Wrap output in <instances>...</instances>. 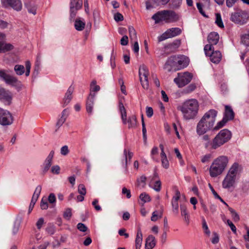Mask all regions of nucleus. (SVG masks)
Returning <instances> with one entry per match:
<instances>
[{
  "label": "nucleus",
  "mask_w": 249,
  "mask_h": 249,
  "mask_svg": "<svg viewBox=\"0 0 249 249\" xmlns=\"http://www.w3.org/2000/svg\"><path fill=\"white\" fill-rule=\"evenodd\" d=\"M178 56H172L168 58L165 65L164 69L170 71L174 69L177 71Z\"/></svg>",
  "instance_id": "nucleus-17"
},
{
  "label": "nucleus",
  "mask_w": 249,
  "mask_h": 249,
  "mask_svg": "<svg viewBox=\"0 0 249 249\" xmlns=\"http://www.w3.org/2000/svg\"><path fill=\"white\" fill-rule=\"evenodd\" d=\"M152 18L155 21V23H158L160 21H164L166 22V15L164 10L159 11L155 14Z\"/></svg>",
  "instance_id": "nucleus-24"
},
{
  "label": "nucleus",
  "mask_w": 249,
  "mask_h": 249,
  "mask_svg": "<svg viewBox=\"0 0 249 249\" xmlns=\"http://www.w3.org/2000/svg\"><path fill=\"white\" fill-rule=\"evenodd\" d=\"M128 124V128H135L137 125V121L135 115H132L130 116L127 121Z\"/></svg>",
  "instance_id": "nucleus-34"
},
{
  "label": "nucleus",
  "mask_w": 249,
  "mask_h": 249,
  "mask_svg": "<svg viewBox=\"0 0 249 249\" xmlns=\"http://www.w3.org/2000/svg\"><path fill=\"white\" fill-rule=\"evenodd\" d=\"M20 227V222L19 221H16L12 228V233L14 235L17 234L18 232Z\"/></svg>",
  "instance_id": "nucleus-42"
},
{
  "label": "nucleus",
  "mask_w": 249,
  "mask_h": 249,
  "mask_svg": "<svg viewBox=\"0 0 249 249\" xmlns=\"http://www.w3.org/2000/svg\"><path fill=\"white\" fill-rule=\"evenodd\" d=\"M228 209L230 212L232 218L234 222H237L240 220L239 214L232 208L229 207Z\"/></svg>",
  "instance_id": "nucleus-37"
},
{
  "label": "nucleus",
  "mask_w": 249,
  "mask_h": 249,
  "mask_svg": "<svg viewBox=\"0 0 249 249\" xmlns=\"http://www.w3.org/2000/svg\"><path fill=\"white\" fill-rule=\"evenodd\" d=\"M249 15L244 11H240L231 14V20L236 24L243 25L246 23L248 19Z\"/></svg>",
  "instance_id": "nucleus-11"
},
{
  "label": "nucleus",
  "mask_w": 249,
  "mask_h": 249,
  "mask_svg": "<svg viewBox=\"0 0 249 249\" xmlns=\"http://www.w3.org/2000/svg\"><path fill=\"white\" fill-rule=\"evenodd\" d=\"M238 168V164L236 163H234L230 168L222 182V186L224 188L228 189L234 186L236 179Z\"/></svg>",
  "instance_id": "nucleus-5"
},
{
  "label": "nucleus",
  "mask_w": 249,
  "mask_h": 249,
  "mask_svg": "<svg viewBox=\"0 0 249 249\" xmlns=\"http://www.w3.org/2000/svg\"><path fill=\"white\" fill-rule=\"evenodd\" d=\"M72 216V210L71 208L66 209L65 212L63 213V217L67 219L70 220Z\"/></svg>",
  "instance_id": "nucleus-38"
},
{
  "label": "nucleus",
  "mask_w": 249,
  "mask_h": 249,
  "mask_svg": "<svg viewBox=\"0 0 249 249\" xmlns=\"http://www.w3.org/2000/svg\"><path fill=\"white\" fill-rule=\"evenodd\" d=\"M139 73L140 79H142V77H143L144 78H147L149 75V71L147 68L144 65L140 66Z\"/></svg>",
  "instance_id": "nucleus-30"
},
{
  "label": "nucleus",
  "mask_w": 249,
  "mask_h": 249,
  "mask_svg": "<svg viewBox=\"0 0 249 249\" xmlns=\"http://www.w3.org/2000/svg\"><path fill=\"white\" fill-rule=\"evenodd\" d=\"M152 188L157 192L160 191L161 189V182L160 180H156Z\"/></svg>",
  "instance_id": "nucleus-49"
},
{
  "label": "nucleus",
  "mask_w": 249,
  "mask_h": 249,
  "mask_svg": "<svg viewBox=\"0 0 249 249\" xmlns=\"http://www.w3.org/2000/svg\"><path fill=\"white\" fill-rule=\"evenodd\" d=\"M181 30L179 28H172L168 29L158 37L159 42L162 41L167 38H171L180 35Z\"/></svg>",
  "instance_id": "nucleus-12"
},
{
  "label": "nucleus",
  "mask_w": 249,
  "mask_h": 249,
  "mask_svg": "<svg viewBox=\"0 0 249 249\" xmlns=\"http://www.w3.org/2000/svg\"><path fill=\"white\" fill-rule=\"evenodd\" d=\"M177 71L181 69L186 67L189 63V59L188 57L184 56H178L177 57Z\"/></svg>",
  "instance_id": "nucleus-19"
},
{
  "label": "nucleus",
  "mask_w": 249,
  "mask_h": 249,
  "mask_svg": "<svg viewBox=\"0 0 249 249\" xmlns=\"http://www.w3.org/2000/svg\"><path fill=\"white\" fill-rule=\"evenodd\" d=\"M95 96V93H90L87 98L86 103V110L88 113L91 114L92 113Z\"/></svg>",
  "instance_id": "nucleus-21"
},
{
  "label": "nucleus",
  "mask_w": 249,
  "mask_h": 249,
  "mask_svg": "<svg viewBox=\"0 0 249 249\" xmlns=\"http://www.w3.org/2000/svg\"><path fill=\"white\" fill-rule=\"evenodd\" d=\"M128 32L129 34V36L131 39H134L137 37L136 32L132 26H129L128 27Z\"/></svg>",
  "instance_id": "nucleus-41"
},
{
  "label": "nucleus",
  "mask_w": 249,
  "mask_h": 249,
  "mask_svg": "<svg viewBox=\"0 0 249 249\" xmlns=\"http://www.w3.org/2000/svg\"><path fill=\"white\" fill-rule=\"evenodd\" d=\"M14 71L18 75H22L25 72V68L22 65H16L14 67Z\"/></svg>",
  "instance_id": "nucleus-35"
},
{
  "label": "nucleus",
  "mask_w": 249,
  "mask_h": 249,
  "mask_svg": "<svg viewBox=\"0 0 249 249\" xmlns=\"http://www.w3.org/2000/svg\"><path fill=\"white\" fill-rule=\"evenodd\" d=\"M142 241V234L140 229L137 231V234L135 240L136 249H140Z\"/></svg>",
  "instance_id": "nucleus-29"
},
{
  "label": "nucleus",
  "mask_w": 249,
  "mask_h": 249,
  "mask_svg": "<svg viewBox=\"0 0 249 249\" xmlns=\"http://www.w3.org/2000/svg\"><path fill=\"white\" fill-rule=\"evenodd\" d=\"M202 228L204 231V232L207 235H209L210 234V231L209 230L206 220L204 218L202 219Z\"/></svg>",
  "instance_id": "nucleus-46"
},
{
  "label": "nucleus",
  "mask_w": 249,
  "mask_h": 249,
  "mask_svg": "<svg viewBox=\"0 0 249 249\" xmlns=\"http://www.w3.org/2000/svg\"><path fill=\"white\" fill-rule=\"evenodd\" d=\"M74 91V87L72 86L69 87L65 94L63 98V106L67 105L71 101L72 96V94Z\"/></svg>",
  "instance_id": "nucleus-25"
},
{
  "label": "nucleus",
  "mask_w": 249,
  "mask_h": 249,
  "mask_svg": "<svg viewBox=\"0 0 249 249\" xmlns=\"http://www.w3.org/2000/svg\"><path fill=\"white\" fill-rule=\"evenodd\" d=\"M226 118H223L222 120L218 122L214 127V129L217 130L222 127L227 122Z\"/></svg>",
  "instance_id": "nucleus-44"
},
{
  "label": "nucleus",
  "mask_w": 249,
  "mask_h": 249,
  "mask_svg": "<svg viewBox=\"0 0 249 249\" xmlns=\"http://www.w3.org/2000/svg\"><path fill=\"white\" fill-rule=\"evenodd\" d=\"M14 117L8 110L0 107V124L2 126L10 125L13 123Z\"/></svg>",
  "instance_id": "nucleus-9"
},
{
  "label": "nucleus",
  "mask_w": 249,
  "mask_h": 249,
  "mask_svg": "<svg viewBox=\"0 0 249 249\" xmlns=\"http://www.w3.org/2000/svg\"><path fill=\"white\" fill-rule=\"evenodd\" d=\"M5 35L0 33V53H5L13 49V46L9 43H5L2 41L4 39Z\"/></svg>",
  "instance_id": "nucleus-20"
},
{
  "label": "nucleus",
  "mask_w": 249,
  "mask_h": 249,
  "mask_svg": "<svg viewBox=\"0 0 249 249\" xmlns=\"http://www.w3.org/2000/svg\"><path fill=\"white\" fill-rule=\"evenodd\" d=\"M199 108L198 103L196 99H190L185 101L178 109L181 111L184 119H194L196 116Z\"/></svg>",
  "instance_id": "nucleus-2"
},
{
  "label": "nucleus",
  "mask_w": 249,
  "mask_h": 249,
  "mask_svg": "<svg viewBox=\"0 0 249 249\" xmlns=\"http://www.w3.org/2000/svg\"><path fill=\"white\" fill-rule=\"evenodd\" d=\"M140 81L141 82L142 86L144 89H148L149 88V83L147 78H144L143 80L142 79H140Z\"/></svg>",
  "instance_id": "nucleus-47"
},
{
  "label": "nucleus",
  "mask_w": 249,
  "mask_h": 249,
  "mask_svg": "<svg viewBox=\"0 0 249 249\" xmlns=\"http://www.w3.org/2000/svg\"><path fill=\"white\" fill-rule=\"evenodd\" d=\"M181 214L184 217V220L188 225L189 224V216L187 212V207L185 205H180Z\"/></svg>",
  "instance_id": "nucleus-28"
},
{
  "label": "nucleus",
  "mask_w": 249,
  "mask_h": 249,
  "mask_svg": "<svg viewBox=\"0 0 249 249\" xmlns=\"http://www.w3.org/2000/svg\"><path fill=\"white\" fill-rule=\"evenodd\" d=\"M239 0H226V6L229 8L232 7Z\"/></svg>",
  "instance_id": "nucleus-54"
},
{
  "label": "nucleus",
  "mask_w": 249,
  "mask_h": 249,
  "mask_svg": "<svg viewBox=\"0 0 249 249\" xmlns=\"http://www.w3.org/2000/svg\"><path fill=\"white\" fill-rule=\"evenodd\" d=\"M146 179V178L145 176H141L140 178L137 179V185L139 186L142 183H145Z\"/></svg>",
  "instance_id": "nucleus-62"
},
{
  "label": "nucleus",
  "mask_w": 249,
  "mask_h": 249,
  "mask_svg": "<svg viewBox=\"0 0 249 249\" xmlns=\"http://www.w3.org/2000/svg\"><path fill=\"white\" fill-rule=\"evenodd\" d=\"M0 78L2 79L7 84L17 89H21L22 87L21 82L18 80L17 77L7 74L4 70H0Z\"/></svg>",
  "instance_id": "nucleus-7"
},
{
  "label": "nucleus",
  "mask_w": 249,
  "mask_h": 249,
  "mask_svg": "<svg viewBox=\"0 0 249 249\" xmlns=\"http://www.w3.org/2000/svg\"><path fill=\"white\" fill-rule=\"evenodd\" d=\"M74 27L76 30L82 31L85 28V23L80 18H77L75 20Z\"/></svg>",
  "instance_id": "nucleus-33"
},
{
  "label": "nucleus",
  "mask_w": 249,
  "mask_h": 249,
  "mask_svg": "<svg viewBox=\"0 0 249 249\" xmlns=\"http://www.w3.org/2000/svg\"><path fill=\"white\" fill-rule=\"evenodd\" d=\"M155 245L156 242L155 237L152 235H149L146 239L145 245V249H152L155 246Z\"/></svg>",
  "instance_id": "nucleus-26"
},
{
  "label": "nucleus",
  "mask_w": 249,
  "mask_h": 249,
  "mask_svg": "<svg viewBox=\"0 0 249 249\" xmlns=\"http://www.w3.org/2000/svg\"><path fill=\"white\" fill-rule=\"evenodd\" d=\"M231 137V132L228 129L221 130L212 141V148L216 149L228 142Z\"/></svg>",
  "instance_id": "nucleus-4"
},
{
  "label": "nucleus",
  "mask_w": 249,
  "mask_h": 249,
  "mask_svg": "<svg viewBox=\"0 0 249 249\" xmlns=\"http://www.w3.org/2000/svg\"><path fill=\"white\" fill-rule=\"evenodd\" d=\"M161 163L163 167L166 169L169 167V164L167 157L165 158L161 159Z\"/></svg>",
  "instance_id": "nucleus-58"
},
{
  "label": "nucleus",
  "mask_w": 249,
  "mask_h": 249,
  "mask_svg": "<svg viewBox=\"0 0 249 249\" xmlns=\"http://www.w3.org/2000/svg\"><path fill=\"white\" fill-rule=\"evenodd\" d=\"M128 38L127 36H124L121 39V44L123 46H125L128 44Z\"/></svg>",
  "instance_id": "nucleus-59"
},
{
  "label": "nucleus",
  "mask_w": 249,
  "mask_h": 249,
  "mask_svg": "<svg viewBox=\"0 0 249 249\" xmlns=\"http://www.w3.org/2000/svg\"><path fill=\"white\" fill-rule=\"evenodd\" d=\"M119 109L121 115V118L124 124L127 123V115L126 110L122 103H119Z\"/></svg>",
  "instance_id": "nucleus-31"
},
{
  "label": "nucleus",
  "mask_w": 249,
  "mask_h": 249,
  "mask_svg": "<svg viewBox=\"0 0 249 249\" xmlns=\"http://www.w3.org/2000/svg\"><path fill=\"white\" fill-rule=\"evenodd\" d=\"M77 229L81 231L85 232L88 230V227L84 224L79 223L77 225Z\"/></svg>",
  "instance_id": "nucleus-51"
},
{
  "label": "nucleus",
  "mask_w": 249,
  "mask_h": 249,
  "mask_svg": "<svg viewBox=\"0 0 249 249\" xmlns=\"http://www.w3.org/2000/svg\"><path fill=\"white\" fill-rule=\"evenodd\" d=\"M122 194L125 195L127 198H130L131 196L130 190L127 189L125 187H123L122 189Z\"/></svg>",
  "instance_id": "nucleus-55"
},
{
  "label": "nucleus",
  "mask_w": 249,
  "mask_h": 249,
  "mask_svg": "<svg viewBox=\"0 0 249 249\" xmlns=\"http://www.w3.org/2000/svg\"><path fill=\"white\" fill-rule=\"evenodd\" d=\"M1 2L4 7H11L17 11H20L22 8L21 0H1Z\"/></svg>",
  "instance_id": "nucleus-13"
},
{
  "label": "nucleus",
  "mask_w": 249,
  "mask_h": 249,
  "mask_svg": "<svg viewBox=\"0 0 249 249\" xmlns=\"http://www.w3.org/2000/svg\"><path fill=\"white\" fill-rule=\"evenodd\" d=\"M180 197V193L178 190H176L175 196L172 198L171 204L172 206V211L175 214L178 213V201Z\"/></svg>",
  "instance_id": "nucleus-18"
},
{
  "label": "nucleus",
  "mask_w": 249,
  "mask_h": 249,
  "mask_svg": "<svg viewBox=\"0 0 249 249\" xmlns=\"http://www.w3.org/2000/svg\"><path fill=\"white\" fill-rule=\"evenodd\" d=\"M241 42L246 46H249V30L247 33L241 36Z\"/></svg>",
  "instance_id": "nucleus-36"
},
{
  "label": "nucleus",
  "mask_w": 249,
  "mask_h": 249,
  "mask_svg": "<svg viewBox=\"0 0 249 249\" xmlns=\"http://www.w3.org/2000/svg\"><path fill=\"white\" fill-rule=\"evenodd\" d=\"M54 156V151H51L42 165V171L43 174H45L50 169Z\"/></svg>",
  "instance_id": "nucleus-16"
},
{
  "label": "nucleus",
  "mask_w": 249,
  "mask_h": 249,
  "mask_svg": "<svg viewBox=\"0 0 249 249\" xmlns=\"http://www.w3.org/2000/svg\"><path fill=\"white\" fill-rule=\"evenodd\" d=\"M216 115L217 111L214 109H211L205 113L197 124V134L202 135L212 129L215 123Z\"/></svg>",
  "instance_id": "nucleus-1"
},
{
  "label": "nucleus",
  "mask_w": 249,
  "mask_h": 249,
  "mask_svg": "<svg viewBox=\"0 0 249 249\" xmlns=\"http://www.w3.org/2000/svg\"><path fill=\"white\" fill-rule=\"evenodd\" d=\"M40 207L42 210H46L48 207V204L46 200H44V199H42L40 203Z\"/></svg>",
  "instance_id": "nucleus-60"
},
{
  "label": "nucleus",
  "mask_w": 249,
  "mask_h": 249,
  "mask_svg": "<svg viewBox=\"0 0 249 249\" xmlns=\"http://www.w3.org/2000/svg\"><path fill=\"white\" fill-rule=\"evenodd\" d=\"M78 191L80 195H85L86 194V189L85 186L82 184H80L78 186Z\"/></svg>",
  "instance_id": "nucleus-48"
},
{
  "label": "nucleus",
  "mask_w": 249,
  "mask_h": 249,
  "mask_svg": "<svg viewBox=\"0 0 249 249\" xmlns=\"http://www.w3.org/2000/svg\"><path fill=\"white\" fill-rule=\"evenodd\" d=\"M211 157L212 155L210 154H206L201 158V162L203 163L209 162Z\"/></svg>",
  "instance_id": "nucleus-57"
},
{
  "label": "nucleus",
  "mask_w": 249,
  "mask_h": 249,
  "mask_svg": "<svg viewBox=\"0 0 249 249\" xmlns=\"http://www.w3.org/2000/svg\"><path fill=\"white\" fill-rule=\"evenodd\" d=\"M170 0H153L154 3L156 6H158L160 4H166Z\"/></svg>",
  "instance_id": "nucleus-53"
},
{
  "label": "nucleus",
  "mask_w": 249,
  "mask_h": 249,
  "mask_svg": "<svg viewBox=\"0 0 249 249\" xmlns=\"http://www.w3.org/2000/svg\"><path fill=\"white\" fill-rule=\"evenodd\" d=\"M140 198L144 203L150 201V198L148 195L146 193H142L140 196Z\"/></svg>",
  "instance_id": "nucleus-43"
},
{
  "label": "nucleus",
  "mask_w": 249,
  "mask_h": 249,
  "mask_svg": "<svg viewBox=\"0 0 249 249\" xmlns=\"http://www.w3.org/2000/svg\"><path fill=\"white\" fill-rule=\"evenodd\" d=\"M44 223L43 218H40L36 222V225L38 229H40Z\"/></svg>",
  "instance_id": "nucleus-64"
},
{
  "label": "nucleus",
  "mask_w": 249,
  "mask_h": 249,
  "mask_svg": "<svg viewBox=\"0 0 249 249\" xmlns=\"http://www.w3.org/2000/svg\"><path fill=\"white\" fill-rule=\"evenodd\" d=\"M229 159L225 156H221L215 159L210 167V175L212 177H216L221 174L226 168Z\"/></svg>",
  "instance_id": "nucleus-3"
},
{
  "label": "nucleus",
  "mask_w": 249,
  "mask_h": 249,
  "mask_svg": "<svg viewBox=\"0 0 249 249\" xmlns=\"http://www.w3.org/2000/svg\"><path fill=\"white\" fill-rule=\"evenodd\" d=\"M41 187L40 185L37 186L36 190L35 191V192L33 195L31 201V203H32L33 204H35L36 202L38 196L41 193Z\"/></svg>",
  "instance_id": "nucleus-32"
},
{
  "label": "nucleus",
  "mask_w": 249,
  "mask_h": 249,
  "mask_svg": "<svg viewBox=\"0 0 249 249\" xmlns=\"http://www.w3.org/2000/svg\"><path fill=\"white\" fill-rule=\"evenodd\" d=\"M82 0H71L70 2V19H74L77 11L81 8L82 6Z\"/></svg>",
  "instance_id": "nucleus-14"
},
{
  "label": "nucleus",
  "mask_w": 249,
  "mask_h": 249,
  "mask_svg": "<svg viewBox=\"0 0 249 249\" xmlns=\"http://www.w3.org/2000/svg\"><path fill=\"white\" fill-rule=\"evenodd\" d=\"M146 113L148 117L150 118L153 114V110L151 107H146Z\"/></svg>",
  "instance_id": "nucleus-61"
},
{
  "label": "nucleus",
  "mask_w": 249,
  "mask_h": 249,
  "mask_svg": "<svg viewBox=\"0 0 249 249\" xmlns=\"http://www.w3.org/2000/svg\"><path fill=\"white\" fill-rule=\"evenodd\" d=\"M196 88V85L195 84H191L188 86L185 89V92L188 93L194 91Z\"/></svg>",
  "instance_id": "nucleus-52"
},
{
  "label": "nucleus",
  "mask_w": 249,
  "mask_h": 249,
  "mask_svg": "<svg viewBox=\"0 0 249 249\" xmlns=\"http://www.w3.org/2000/svg\"><path fill=\"white\" fill-rule=\"evenodd\" d=\"M61 168L57 165L53 166L51 168V172L53 174H59L60 173Z\"/></svg>",
  "instance_id": "nucleus-45"
},
{
  "label": "nucleus",
  "mask_w": 249,
  "mask_h": 249,
  "mask_svg": "<svg viewBox=\"0 0 249 249\" xmlns=\"http://www.w3.org/2000/svg\"><path fill=\"white\" fill-rule=\"evenodd\" d=\"M192 78L193 74L191 73L188 71L180 72L178 73V77L174 79V81L178 87L181 88L190 83Z\"/></svg>",
  "instance_id": "nucleus-8"
},
{
  "label": "nucleus",
  "mask_w": 249,
  "mask_h": 249,
  "mask_svg": "<svg viewBox=\"0 0 249 249\" xmlns=\"http://www.w3.org/2000/svg\"><path fill=\"white\" fill-rule=\"evenodd\" d=\"M219 39V36L216 32H212L208 36L207 40L209 44L208 45L213 46L216 45Z\"/></svg>",
  "instance_id": "nucleus-23"
},
{
  "label": "nucleus",
  "mask_w": 249,
  "mask_h": 249,
  "mask_svg": "<svg viewBox=\"0 0 249 249\" xmlns=\"http://www.w3.org/2000/svg\"><path fill=\"white\" fill-rule=\"evenodd\" d=\"M182 0H172L171 1V5L172 7L173 8H178L181 3Z\"/></svg>",
  "instance_id": "nucleus-50"
},
{
  "label": "nucleus",
  "mask_w": 249,
  "mask_h": 249,
  "mask_svg": "<svg viewBox=\"0 0 249 249\" xmlns=\"http://www.w3.org/2000/svg\"><path fill=\"white\" fill-rule=\"evenodd\" d=\"M205 54L210 57L211 61L214 63H218L221 59V53L219 51L214 52L213 46L206 45L204 48Z\"/></svg>",
  "instance_id": "nucleus-10"
},
{
  "label": "nucleus",
  "mask_w": 249,
  "mask_h": 249,
  "mask_svg": "<svg viewBox=\"0 0 249 249\" xmlns=\"http://www.w3.org/2000/svg\"><path fill=\"white\" fill-rule=\"evenodd\" d=\"M48 200L50 203H53L56 200V197L54 194H50L48 197Z\"/></svg>",
  "instance_id": "nucleus-63"
},
{
  "label": "nucleus",
  "mask_w": 249,
  "mask_h": 249,
  "mask_svg": "<svg viewBox=\"0 0 249 249\" xmlns=\"http://www.w3.org/2000/svg\"><path fill=\"white\" fill-rule=\"evenodd\" d=\"M0 78L2 79L7 84L17 89H21L22 87L21 82L18 80L17 77L7 74L4 70H0Z\"/></svg>",
  "instance_id": "nucleus-6"
},
{
  "label": "nucleus",
  "mask_w": 249,
  "mask_h": 249,
  "mask_svg": "<svg viewBox=\"0 0 249 249\" xmlns=\"http://www.w3.org/2000/svg\"><path fill=\"white\" fill-rule=\"evenodd\" d=\"M114 18L115 21H120L124 19L123 16L120 13H117L114 15Z\"/></svg>",
  "instance_id": "nucleus-56"
},
{
  "label": "nucleus",
  "mask_w": 249,
  "mask_h": 249,
  "mask_svg": "<svg viewBox=\"0 0 249 249\" xmlns=\"http://www.w3.org/2000/svg\"><path fill=\"white\" fill-rule=\"evenodd\" d=\"M166 15V23L174 22L178 19V17L176 13L172 11L164 10Z\"/></svg>",
  "instance_id": "nucleus-22"
},
{
  "label": "nucleus",
  "mask_w": 249,
  "mask_h": 249,
  "mask_svg": "<svg viewBox=\"0 0 249 249\" xmlns=\"http://www.w3.org/2000/svg\"><path fill=\"white\" fill-rule=\"evenodd\" d=\"M13 99L12 93L9 90L3 89L0 93V101L5 105H10Z\"/></svg>",
  "instance_id": "nucleus-15"
},
{
  "label": "nucleus",
  "mask_w": 249,
  "mask_h": 249,
  "mask_svg": "<svg viewBox=\"0 0 249 249\" xmlns=\"http://www.w3.org/2000/svg\"><path fill=\"white\" fill-rule=\"evenodd\" d=\"M234 117V113L231 107L228 106H225V111L224 118H226V120H231Z\"/></svg>",
  "instance_id": "nucleus-27"
},
{
  "label": "nucleus",
  "mask_w": 249,
  "mask_h": 249,
  "mask_svg": "<svg viewBox=\"0 0 249 249\" xmlns=\"http://www.w3.org/2000/svg\"><path fill=\"white\" fill-rule=\"evenodd\" d=\"M124 154L125 159V165H127L128 160L130 161L132 159L133 156V153L131 152L128 151L127 154L126 150L124 149Z\"/></svg>",
  "instance_id": "nucleus-39"
},
{
  "label": "nucleus",
  "mask_w": 249,
  "mask_h": 249,
  "mask_svg": "<svg viewBox=\"0 0 249 249\" xmlns=\"http://www.w3.org/2000/svg\"><path fill=\"white\" fill-rule=\"evenodd\" d=\"M215 23L220 28H224V24L223 23L221 15L219 13L216 14V20Z\"/></svg>",
  "instance_id": "nucleus-40"
}]
</instances>
